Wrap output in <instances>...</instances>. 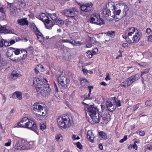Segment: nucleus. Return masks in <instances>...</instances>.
Wrapping results in <instances>:
<instances>
[{
  "mask_svg": "<svg viewBox=\"0 0 152 152\" xmlns=\"http://www.w3.org/2000/svg\"><path fill=\"white\" fill-rule=\"evenodd\" d=\"M33 84L36 86L37 91L38 94L44 96L49 95L51 89L46 83L41 80L39 78L35 77L34 79Z\"/></svg>",
  "mask_w": 152,
  "mask_h": 152,
  "instance_id": "f257e3e1",
  "label": "nucleus"
},
{
  "mask_svg": "<svg viewBox=\"0 0 152 152\" xmlns=\"http://www.w3.org/2000/svg\"><path fill=\"white\" fill-rule=\"evenodd\" d=\"M17 125L18 127L27 128L38 134L37 133L38 127L35 122L32 120L29 119L27 117H24L18 123Z\"/></svg>",
  "mask_w": 152,
  "mask_h": 152,
  "instance_id": "f03ea898",
  "label": "nucleus"
},
{
  "mask_svg": "<svg viewBox=\"0 0 152 152\" xmlns=\"http://www.w3.org/2000/svg\"><path fill=\"white\" fill-rule=\"evenodd\" d=\"M45 105L40 102H35L32 106V111L38 117H44L48 113V110Z\"/></svg>",
  "mask_w": 152,
  "mask_h": 152,
  "instance_id": "7ed1b4c3",
  "label": "nucleus"
},
{
  "mask_svg": "<svg viewBox=\"0 0 152 152\" xmlns=\"http://www.w3.org/2000/svg\"><path fill=\"white\" fill-rule=\"evenodd\" d=\"M57 125L61 129H65L69 127L72 123V118L71 116H59L57 119Z\"/></svg>",
  "mask_w": 152,
  "mask_h": 152,
  "instance_id": "20e7f679",
  "label": "nucleus"
},
{
  "mask_svg": "<svg viewBox=\"0 0 152 152\" xmlns=\"http://www.w3.org/2000/svg\"><path fill=\"white\" fill-rule=\"evenodd\" d=\"M87 111L94 122L98 123L99 122L101 115H100L99 110L97 108L91 105L88 107Z\"/></svg>",
  "mask_w": 152,
  "mask_h": 152,
  "instance_id": "39448f33",
  "label": "nucleus"
},
{
  "mask_svg": "<svg viewBox=\"0 0 152 152\" xmlns=\"http://www.w3.org/2000/svg\"><path fill=\"white\" fill-rule=\"evenodd\" d=\"M94 4L91 2L86 3L82 4L80 8L81 11L80 14L83 16H85L87 12L91 11L93 10Z\"/></svg>",
  "mask_w": 152,
  "mask_h": 152,
  "instance_id": "423d86ee",
  "label": "nucleus"
},
{
  "mask_svg": "<svg viewBox=\"0 0 152 152\" xmlns=\"http://www.w3.org/2000/svg\"><path fill=\"white\" fill-rule=\"evenodd\" d=\"M29 144L27 141L24 140H19L16 143L15 146V149L19 150L28 149L29 148Z\"/></svg>",
  "mask_w": 152,
  "mask_h": 152,
  "instance_id": "0eeeda50",
  "label": "nucleus"
},
{
  "mask_svg": "<svg viewBox=\"0 0 152 152\" xmlns=\"http://www.w3.org/2000/svg\"><path fill=\"white\" fill-rule=\"evenodd\" d=\"M90 22L92 23L101 25L104 22L100 18V15L97 13L93 14L90 17Z\"/></svg>",
  "mask_w": 152,
  "mask_h": 152,
  "instance_id": "6e6552de",
  "label": "nucleus"
},
{
  "mask_svg": "<svg viewBox=\"0 0 152 152\" xmlns=\"http://www.w3.org/2000/svg\"><path fill=\"white\" fill-rule=\"evenodd\" d=\"M112 8H113V9H115L114 3L112 1L108 2L106 5V8L108 9L106 11V13L105 14V17H106V19L109 21H111L113 20V19H112L110 18H107L110 15L111 12L110 10Z\"/></svg>",
  "mask_w": 152,
  "mask_h": 152,
  "instance_id": "1a4fd4ad",
  "label": "nucleus"
},
{
  "mask_svg": "<svg viewBox=\"0 0 152 152\" xmlns=\"http://www.w3.org/2000/svg\"><path fill=\"white\" fill-rule=\"evenodd\" d=\"M115 97L109 99L106 101V106L110 111H113L115 109L116 106L115 105Z\"/></svg>",
  "mask_w": 152,
  "mask_h": 152,
  "instance_id": "9d476101",
  "label": "nucleus"
},
{
  "mask_svg": "<svg viewBox=\"0 0 152 152\" xmlns=\"http://www.w3.org/2000/svg\"><path fill=\"white\" fill-rule=\"evenodd\" d=\"M65 75V74L64 75L62 73L57 78L58 83L64 87L66 86L67 84H69V79L67 78Z\"/></svg>",
  "mask_w": 152,
  "mask_h": 152,
  "instance_id": "9b49d317",
  "label": "nucleus"
},
{
  "mask_svg": "<svg viewBox=\"0 0 152 152\" xmlns=\"http://www.w3.org/2000/svg\"><path fill=\"white\" fill-rule=\"evenodd\" d=\"M13 4V3H10L8 2H7V6H9L10 7V15L12 16H14L16 15V12L17 10V9L16 6H14Z\"/></svg>",
  "mask_w": 152,
  "mask_h": 152,
  "instance_id": "f8f14e48",
  "label": "nucleus"
},
{
  "mask_svg": "<svg viewBox=\"0 0 152 152\" xmlns=\"http://www.w3.org/2000/svg\"><path fill=\"white\" fill-rule=\"evenodd\" d=\"M75 14V12L74 9H69L65 10L64 15L65 16L73 18L74 17Z\"/></svg>",
  "mask_w": 152,
  "mask_h": 152,
  "instance_id": "ddd939ff",
  "label": "nucleus"
},
{
  "mask_svg": "<svg viewBox=\"0 0 152 152\" xmlns=\"http://www.w3.org/2000/svg\"><path fill=\"white\" fill-rule=\"evenodd\" d=\"M43 22H44L46 27L49 29L51 28L54 25L52 21L49 20L48 17Z\"/></svg>",
  "mask_w": 152,
  "mask_h": 152,
  "instance_id": "4468645a",
  "label": "nucleus"
},
{
  "mask_svg": "<svg viewBox=\"0 0 152 152\" xmlns=\"http://www.w3.org/2000/svg\"><path fill=\"white\" fill-rule=\"evenodd\" d=\"M140 37L139 34V32H137L135 33V34L134 35L133 37L132 38V40H128L129 43H133L134 42H139Z\"/></svg>",
  "mask_w": 152,
  "mask_h": 152,
  "instance_id": "2eb2a0df",
  "label": "nucleus"
},
{
  "mask_svg": "<svg viewBox=\"0 0 152 152\" xmlns=\"http://www.w3.org/2000/svg\"><path fill=\"white\" fill-rule=\"evenodd\" d=\"M1 33H4L5 34L11 33H12L11 30L9 28H8L5 26H1L0 27Z\"/></svg>",
  "mask_w": 152,
  "mask_h": 152,
  "instance_id": "dca6fc26",
  "label": "nucleus"
},
{
  "mask_svg": "<svg viewBox=\"0 0 152 152\" xmlns=\"http://www.w3.org/2000/svg\"><path fill=\"white\" fill-rule=\"evenodd\" d=\"M12 97L13 99L18 98V99L20 100L22 98V94L19 91H16L12 94Z\"/></svg>",
  "mask_w": 152,
  "mask_h": 152,
  "instance_id": "f3484780",
  "label": "nucleus"
},
{
  "mask_svg": "<svg viewBox=\"0 0 152 152\" xmlns=\"http://www.w3.org/2000/svg\"><path fill=\"white\" fill-rule=\"evenodd\" d=\"M141 76L139 74L137 73L130 76L129 78L132 84L133 82L139 79Z\"/></svg>",
  "mask_w": 152,
  "mask_h": 152,
  "instance_id": "a211bd4d",
  "label": "nucleus"
},
{
  "mask_svg": "<svg viewBox=\"0 0 152 152\" xmlns=\"http://www.w3.org/2000/svg\"><path fill=\"white\" fill-rule=\"evenodd\" d=\"M18 22L19 24L21 26L28 25V22L26 18H24L18 20Z\"/></svg>",
  "mask_w": 152,
  "mask_h": 152,
  "instance_id": "6ab92c4d",
  "label": "nucleus"
},
{
  "mask_svg": "<svg viewBox=\"0 0 152 152\" xmlns=\"http://www.w3.org/2000/svg\"><path fill=\"white\" fill-rule=\"evenodd\" d=\"M87 137L88 140L91 142H94V137L92 133V132L91 130L88 131L87 132Z\"/></svg>",
  "mask_w": 152,
  "mask_h": 152,
  "instance_id": "aec40b11",
  "label": "nucleus"
},
{
  "mask_svg": "<svg viewBox=\"0 0 152 152\" xmlns=\"http://www.w3.org/2000/svg\"><path fill=\"white\" fill-rule=\"evenodd\" d=\"M132 84L131 82L128 78L126 80H125L122 83L121 86L123 87L126 88L130 86Z\"/></svg>",
  "mask_w": 152,
  "mask_h": 152,
  "instance_id": "412c9836",
  "label": "nucleus"
},
{
  "mask_svg": "<svg viewBox=\"0 0 152 152\" xmlns=\"http://www.w3.org/2000/svg\"><path fill=\"white\" fill-rule=\"evenodd\" d=\"M88 81L86 79H84L80 80V84L82 87L84 88H86L88 87Z\"/></svg>",
  "mask_w": 152,
  "mask_h": 152,
  "instance_id": "4be33fe9",
  "label": "nucleus"
},
{
  "mask_svg": "<svg viewBox=\"0 0 152 152\" xmlns=\"http://www.w3.org/2000/svg\"><path fill=\"white\" fill-rule=\"evenodd\" d=\"M6 18V14L4 9L2 7L0 8V19H5Z\"/></svg>",
  "mask_w": 152,
  "mask_h": 152,
  "instance_id": "5701e85b",
  "label": "nucleus"
},
{
  "mask_svg": "<svg viewBox=\"0 0 152 152\" xmlns=\"http://www.w3.org/2000/svg\"><path fill=\"white\" fill-rule=\"evenodd\" d=\"M14 53V48L10 47L7 50V55L8 57H11L13 56Z\"/></svg>",
  "mask_w": 152,
  "mask_h": 152,
  "instance_id": "b1692460",
  "label": "nucleus"
},
{
  "mask_svg": "<svg viewBox=\"0 0 152 152\" xmlns=\"http://www.w3.org/2000/svg\"><path fill=\"white\" fill-rule=\"evenodd\" d=\"M56 140L57 142H61L63 140V137L60 133L56 134L55 137Z\"/></svg>",
  "mask_w": 152,
  "mask_h": 152,
  "instance_id": "393cba45",
  "label": "nucleus"
},
{
  "mask_svg": "<svg viewBox=\"0 0 152 152\" xmlns=\"http://www.w3.org/2000/svg\"><path fill=\"white\" fill-rule=\"evenodd\" d=\"M23 53V51H26L25 49H18L14 48V52L15 55H18L20 53V52Z\"/></svg>",
  "mask_w": 152,
  "mask_h": 152,
  "instance_id": "a878e982",
  "label": "nucleus"
},
{
  "mask_svg": "<svg viewBox=\"0 0 152 152\" xmlns=\"http://www.w3.org/2000/svg\"><path fill=\"white\" fill-rule=\"evenodd\" d=\"M37 36L38 40L39 42H43L44 41L45 38L43 37V35L41 33H40V34H39L37 35Z\"/></svg>",
  "mask_w": 152,
  "mask_h": 152,
  "instance_id": "bb28decb",
  "label": "nucleus"
},
{
  "mask_svg": "<svg viewBox=\"0 0 152 152\" xmlns=\"http://www.w3.org/2000/svg\"><path fill=\"white\" fill-rule=\"evenodd\" d=\"M115 31H108L106 35V37H110L111 38H113L115 35Z\"/></svg>",
  "mask_w": 152,
  "mask_h": 152,
  "instance_id": "cd10ccee",
  "label": "nucleus"
},
{
  "mask_svg": "<svg viewBox=\"0 0 152 152\" xmlns=\"http://www.w3.org/2000/svg\"><path fill=\"white\" fill-rule=\"evenodd\" d=\"M55 23H56L57 25H58L59 26H61L64 24V21L63 20L61 19L58 18Z\"/></svg>",
  "mask_w": 152,
  "mask_h": 152,
  "instance_id": "c85d7f7f",
  "label": "nucleus"
},
{
  "mask_svg": "<svg viewBox=\"0 0 152 152\" xmlns=\"http://www.w3.org/2000/svg\"><path fill=\"white\" fill-rule=\"evenodd\" d=\"M39 18L42 21L45 20L46 18H48V17L44 13H41L39 16Z\"/></svg>",
  "mask_w": 152,
  "mask_h": 152,
  "instance_id": "c756f323",
  "label": "nucleus"
},
{
  "mask_svg": "<svg viewBox=\"0 0 152 152\" xmlns=\"http://www.w3.org/2000/svg\"><path fill=\"white\" fill-rule=\"evenodd\" d=\"M73 21L72 20V19H68L66 20L65 22V24L68 26H70L73 24Z\"/></svg>",
  "mask_w": 152,
  "mask_h": 152,
  "instance_id": "7c9ffc66",
  "label": "nucleus"
},
{
  "mask_svg": "<svg viewBox=\"0 0 152 152\" xmlns=\"http://www.w3.org/2000/svg\"><path fill=\"white\" fill-rule=\"evenodd\" d=\"M43 66L42 65H39L37 66L34 69V70L36 74H38L41 68H42Z\"/></svg>",
  "mask_w": 152,
  "mask_h": 152,
  "instance_id": "2f4dec72",
  "label": "nucleus"
},
{
  "mask_svg": "<svg viewBox=\"0 0 152 152\" xmlns=\"http://www.w3.org/2000/svg\"><path fill=\"white\" fill-rule=\"evenodd\" d=\"M50 17L52 20L54 22H55L58 19L56 16V15L55 13L51 14Z\"/></svg>",
  "mask_w": 152,
  "mask_h": 152,
  "instance_id": "473e14b6",
  "label": "nucleus"
},
{
  "mask_svg": "<svg viewBox=\"0 0 152 152\" xmlns=\"http://www.w3.org/2000/svg\"><path fill=\"white\" fill-rule=\"evenodd\" d=\"M11 59L12 61L15 62H18L21 60H23L22 58V57L21 56L18 57L17 58H12V59Z\"/></svg>",
  "mask_w": 152,
  "mask_h": 152,
  "instance_id": "72a5a7b5",
  "label": "nucleus"
},
{
  "mask_svg": "<svg viewBox=\"0 0 152 152\" xmlns=\"http://www.w3.org/2000/svg\"><path fill=\"white\" fill-rule=\"evenodd\" d=\"M124 15H123V17L124 16H126V15L127 14V13L128 12V11L129 10L128 7V6L126 5H125L124 6Z\"/></svg>",
  "mask_w": 152,
  "mask_h": 152,
  "instance_id": "f704fd0d",
  "label": "nucleus"
},
{
  "mask_svg": "<svg viewBox=\"0 0 152 152\" xmlns=\"http://www.w3.org/2000/svg\"><path fill=\"white\" fill-rule=\"evenodd\" d=\"M86 55L87 57L89 58H91L93 56L92 53V51L91 50L88 51L86 52Z\"/></svg>",
  "mask_w": 152,
  "mask_h": 152,
  "instance_id": "c9c22d12",
  "label": "nucleus"
},
{
  "mask_svg": "<svg viewBox=\"0 0 152 152\" xmlns=\"http://www.w3.org/2000/svg\"><path fill=\"white\" fill-rule=\"evenodd\" d=\"M74 42L75 43L74 46H81L82 45H83L84 43L83 42H79L77 41H75V40H74Z\"/></svg>",
  "mask_w": 152,
  "mask_h": 152,
  "instance_id": "e433bc0d",
  "label": "nucleus"
},
{
  "mask_svg": "<svg viewBox=\"0 0 152 152\" xmlns=\"http://www.w3.org/2000/svg\"><path fill=\"white\" fill-rule=\"evenodd\" d=\"M91 93H89L88 94V95H85L84 96V100H86V99H92V98L90 96V95Z\"/></svg>",
  "mask_w": 152,
  "mask_h": 152,
  "instance_id": "4c0bfd02",
  "label": "nucleus"
},
{
  "mask_svg": "<svg viewBox=\"0 0 152 152\" xmlns=\"http://www.w3.org/2000/svg\"><path fill=\"white\" fill-rule=\"evenodd\" d=\"M35 34L37 35L39 34H40V32L39 31L38 28L35 26L33 28Z\"/></svg>",
  "mask_w": 152,
  "mask_h": 152,
  "instance_id": "58836bf2",
  "label": "nucleus"
},
{
  "mask_svg": "<svg viewBox=\"0 0 152 152\" xmlns=\"http://www.w3.org/2000/svg\"><path fill=\"white\" fill-rule=\"evenodd\" d=\"M82 71L85 75H87L88 73V70L86 69L84 66H82Z\"/></svg>",
  "mask_w": 152,
  "mask_h": 152,
  "instance_id": "ea45409f",
  "label": "nucleus"
},
{
  "mask_svg": "<svg viewBox=\"0 0 152 152\" xmlns=\"http://www.w3.org/2000/svg\"><path fill=\"white\" fill-rule=\"evenodd\" d=\"M46 124L45 123H42L41 124L40 126V129L42 130H44L45 129H46Z\"/></svg>",
  "mask_w": 152,
  "mask_h": 152,
  "instance_id": "a19ab883",
  "label": "nucleus"
},
{
  "mask_svg": "<svg viewBox=\"0 0 152 152\" xmlns=\"http://www.w3.org/2000/svg\"><path fill=\"white\" fill-rule=\"evenodd\" d=\"M98 52V49L97 48H95L92 50V53L93 55L97 54Z\"/></svg>",
  "mask_w": 152,
  "mask_h": 152,
  "instance_id": "79ce46f5",
  "label": "nucleus"
},
{
  "mask_svg": "<svg viewBox=\"0 0 152 152\" xmlns=\"http://www.w3.org/2000/svg\"><path fill=\"white\" fill-rule=\"evenodd\" d=\"M150 70V69L149 68H147L145 69L144 71L143 72H141V76H142L143 74H146L148 73Z\"/></svg>",
  "mask_w": 152,
  "mask_h": 152,
  "instance_id": "37998d69",
  "label": "nucleus"
},
{
  "mask_svg": "<svg viewBox=\"0 0 152 152\" xmlns=\"http://www.w3.org/2000/svg\"><path fill=\"white\" fill-rule=\"evenodd\" d=\"M19 74L18 73H15V72L14 71L12 72L11 77H19Z\"/></svg>",
  "mask_w": 152,
  "mask_h": 152,
  "instance_id": "c03bdc74",
  "label": "nucleus"
},
{
  "mask_svg": "<svg viewBox=\"0 0 152 152\" xmlns=\"http://www.w3.org/2000/svg\"><path fill=\"white\" fill-rule=\"evenodd\" d=\"M0 63L2 65V66L3 67L4 66H5L7 64V62L5 60H1L0 61Z\"/></svg>",
  "mask_w": 152,
  "mask_h": 152,
  "instance_id": "a18cd8bd",
  "label": "nucleus"
},
{
  "mask_svg": "<svg viewBox=\"0 0 152 152\" xmlns=\"http://www.w3.org/2000/svg\"><path fill=\"white\" fill-rule=\"evenodd\" d=\"M121 12V10H118L116 11L115 9L113 11V13H114V14H115L116 15H119Z\"/></svg>",
  "mask_w": 152,
  "mask_h": 152,
  "instance_id": "49530a36",
  "label": "nucleus"
},
{
  "mask_svg": "<svg viewBox=\"0 0 152 152\" xmlns=\"http://www.w3.org/2000/svg\"><path fill=\"white\" fill-rule=\"evenodd\" d=\"M61 44L62 43L60 41V39L58 41L56 42V43L55 46L56 47L55 48H57L59 47L60 45H61Z\"/></svg>",
  "mask_w": 152,
  "mask_h": 152,
  "instance_id": "de8ad7c7",
  "label": "nucleus"
},
{
  "mask_svg": "<svg viewBox=\"0 0 152 152\" xmlns=\"http://www.w3.org/2000/svg\"><path fill=\"white\" fill-rule=\"evenodd\" d=\"M127 139V136L125 135L123 139H121L119 141V142L121 143H123L124 141H126Z\"/></svg>",
  "mask_w": 152,
  "mask_h": 152,
  "instance_id": "09e8293b",
  "label": "nucleus"
},
{
  "mask_svg": "<svg viewBox=\"0 0 152 152\" xmlns=\"http://www.w3.org/2000/svg\"><path fill=\"white\" fill-rule=\"evenodd\" d=\"M76 145L77 147L80 149H81L83 148V146L80 143L78 142L76 143Z\"/></svg>",
  "mask_w": 152,
  "mask_h": 152,
  "instance_id": "8fccbe9b",
  "label": "nucleus"
},
{
  "mask_svg": "<svg viewBox=\"0 0 152 152\" xmlns=\"http://www.w3.org/2000/svg\"><path fill=\"white\" fill-rule=\"evenodd\" d=\"M23 52H24L25 53V54H23V56L22 57V58L23 60H24L27 57V52L26 50V51L25 52V51H23Z\"/></svg>",
  "mask_w": 152,
  "mask_h": 152,
  "instance_id": "3c124183",
  "label": "nucleus"
},
{
  "mask_svg": "<svg viewBox=\"0 0 152 152\" xmlns=\"http://www.w3.org/2000/svg\"><path fill=\"white\" fill-rule=\"evenodd\" d=\"M11 143V139H9L8 140V142L5 143V145L7 147L10 146Z\"/></svg>",
  "mask_w": 152,
  "mask_h": 152,
  "instance_id": "603ef678",
  "label": "nucleus"
},
{
  "mask_svg": "<svg viewBox=\"0 0 152 152\" xmlns=\"http://www.w3.org/2000/svg\"><path fill=\"white\" fill-rule=\"evenodd\" d=\"M146 32L147 34L151 35L152 34V32L151 29L149 28H148L146 30Z\"/></svg>",
  "mask_w": 152,
  "mask_h": 152,
  "instance_id": "864d4df0",
  "label": "nucleus"
},
{
  "mask_svg": "<svg viewBox=\"0 0 152 152\" xmlns=\"http://www.w3.org/2000/svg\"><path fill=\"white\" fill-rule=\"evenodd\" d=\"M148 80V77H146L145 80L143 77L142 80V82L143 84H145V82H147Z\"/></svg>",
  "mask_w": 152,
  "mask_h": 152,
  "instance_id": "5fc2aeb1",
  "label": "nucleus"
},
{
  "mask_svg": "<svg viewBox=\"0 0 152 152\" xmlns=\"http://www.w3.org/2000/svg\"><path fill=\"white\" fill-rule=\"evenodd\" d=\"M4 46L5 47L8 46L10 45L9 41H8L6 40H4Z\"/></svg>",
  "mask_w": 152,
  "mask_h": 152,
  "instance_id": "6e6d98bb",
  "label": "nucleus"
},
{
  "mask_svg": "<svg viewBox=\"0 0 152 152\" xmlns=\"http://www.w3.org/2000/svg\"><path fill=\"white\" fill-rule=\"evenodd\" d=\"M105 80L106 81H108V80H110V77L109 76V74L108 73H107L106 74V78H105Z\"/></svg>",
  "mask_w": 152,
  "mask_h": 152,
  "instance_id": "4d7b16f0",
  "label": "nucleus"
},
{
  "mask_svg": "<svg viewBox=\"0 0 152 152\" xmlns=\"http://www.w3.org/2000/svg\"><path fill=\"white\" fill-rule=\"evenodd\" d=\"M88 88L89 89V93H91V90L94 88V86H88Z\"/></svg>",
  "mask_w": 152,
  "mask_h": 152,
  "instance_id": "13d9d810",
  "label": "nucleus"
},
{
  "mask_svg": "<svg viewBox=\"0 0 152 152\" xmlns=\"http://www.w3.org/2000/svg\"><path fill=\"white\" fill-rule=\"evenodd\" d=\"M151 104V100H147L146 102L145 105L146 106H149Z\"/></svg>",
  "mask_w": 152,
  "mask_h": 152,
  "instance_id": "bf43d9fd",
  "label": "nucleus"
},
{
  "mask_svg": "<svg viewBox=\"0 0 152 152\" xmlns=\"http://www.w3.org/2000/svg\"><path fill=\"white\" fill-rule=\"evenodd\" d=\"M139 107V104H137L136 105L134 106L133 107L134 111H136Z\"/></svg>",
  "mask_w": 152,
  "mask_h": 152,
  "instance_id": "052dcab7",
  "label": "nucleus"
},
{
  "mask_svg": "<svg viewBox=\"0 0 152 152\" xmlns=\"http://www.w3.org/2000/svg\"><path fill=\"white\" fill-rule=\"evenodd\" d=\"M54 88L55 89V91L56 92H58V90L57 88V85H56L55 83L54 82Z\"/></svg>",
  "mask_w": 152,
  "mask_h": 152,
  "instance_id": "680f3d73",
  "label": "nucleus"
},
{
  "mask_svg": "<svg viewBox=\"0 0 152 152\" xmlns=\"http://www.w3.org/2000/svg\"><path fill=\"white\" fill-rule=\"evenodd\" d=\"M135 28L133 27H131L129 28V32H132L133 33L135 31Z\"/></svg>",
  "mask_w": 152,
  "mask_h": 152,
  "instance_id": "e2e57ef3",
  "label": "nucleus"
},
{
  "mask_svg": "<svg viewBox=\"0 0 152 152\" xmlns=\"http://www.w3.org/2000/svg\"><path fill=\"white\" fill-rule=\"evenodd\" d=\"M9 42L10 44V45L13 44L15 43V41L14 39H11L10 40Z\"/></svg>",
  "mask_w": 152,
  "mask_h": 152,
  "instance_id": "0e129e2a",
  "label": "nucleus"
},
{
  "mask_svg": "<svg viewBox=\"0 0 152 152\" xmlns=\"http://www.w3.org/2000/svg\"><path fill=\"white\" fill-rule=\"evenodd\" d=\"M68 39H60V41L61 42V43L64 42H68Z\"/></svg>",
  "mask_w": 152,
  "mask_h": 152,
  "instance_id": "69168bd1",
  "label": "nucleus"
},
{
  "mask_svg": "<svg viewBox=\"0 0 152 152\" xmlns=\"http://www.w3.org/2000/svg\"><path fill=\"white\" fill-rule=\"evenodd\" d=\"M148 40L149 42H152V35H150L148 36Z\"/></svg>",
  "mask_w": 152,
  "mask_h": 152,
  "instance_id": "338daca9",
  "label": "nucleus"
},
{
  "mask_svg": "<svg viewBox=\"0 0 152 152\" xmlns=\"http://www.w3.org/2000/svg\"><path fill=\"white\" fill-rule=\"evenodd\" d=\"M147 148L149 150H152V144H151L150 145L147 146Z\"/></svg>",
  "mask_w": 152,
  "mask_h": 152,
  "instance_id": "774afa93",
  "label": "nucleus"
}]
</instances>
